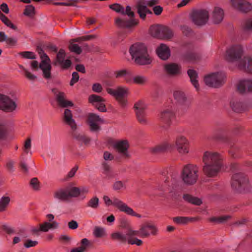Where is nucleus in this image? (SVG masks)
Returning a JSON list of instances; mask_svg holds the SVG:
<instances>
[{
    "label": "nucleus",
    "mask_w": 252,
    "mask_h": 252,
    "mask_svg": "<svg viewBox=\"0 0 252 252\" xmlns=\"http://www.w3.org/2000/svg\"><path fill=\"white\" fill-rule=\"evenodd\" d=\"M202 160L204 163L203 171L209 176L217 175L222 166V157L216 152L205 151L203 155Z\"/></svg>",
    "instance_id": "f257e3e1"
},
{
    "label": "nucleus",
    "mask_w": 252,
    "mask_h": 252,
    "mask_svg": "<svg viewBox=\"0 0 252 252\" xmlns=\"http://www.w3.org/2000/svg\"><path fill=\"white\" fill-rule=\"evenodd\" d=\"M129 52L132 59L138 64H148L152 62V59L148 53L147 47L143 44H133L130 46Z\"/></svg>",
    "instance_id": "f03ea898"
},
{
    "label": "nucleus",
    "mask_w": 252,
    "mask_h": 252,
    "mask_svg": "<svg viewBox=\"0 0 252 252\" xmlns=\"http://www.w3.org/2000/svg\"><path fill=\"white\" fill-rule=\"evenodd\" d=\"M37 51L41 59V62L39 64L38 62L33 61L31 62L30 67L33 71L38 70L39 67L42 71L43 77L47 79H50L51 77L50 59L41 47H38Z\"/></svg>",
    "instance_id": "7ed1b4c3"
},
{
    "label": "nucleus",
    "mask_w": 252,
    "mask_h": 252,
    "mask_svg": "<svg viewBox=\"0 0 252 252\" xmlns=\"http://www.w3.org/2000/svg\"><path fill=\"white\" fill-rule=\"evenodd\" d=\"M244 48L241 44H235L229 46L226 50L225 54V60L231 63H234L237 67L240 66L242 63L244 57Z\"/></svg>",
    "instance_id": "20e7f679"
},
{
    "label": "nucleus",
    "mask_w": 252,
    "mask_h": 252,
    "mask_svg": "<svg viewBox=\"0 0 252 252\" xmlns=\"http://www.w3.org/2000/svg\"><path fill=\"white\" fill-rule=\"evenodd\" d=\"M103 199L106 206H113L117 208L120 211L124 212L128 215L138 218L142 217L141 215L135 213L131 208L117 197L115 196L111 199L108 196L104 195Z\"/></svg>",
    "instance_id": "39448f33"
},
{
    "label": "nucleus",
    "mask_w": 252,
    "mask_h": 252,
    "mask_svg": "<svg viewBox=\"0 0 252 252\" xmlns=\"http://www.w3.org/2000/svg\"><path fill=\"white\" fill-rule=\"evenodd\" d=\"M231 184L232 189L239 192H249L252 189V184L243 173L234 174L232 177Z\"/></svg>",
    "instance_id": "423d86ee"
},
{
    "label": "nucleus",
    "mask_w": 252,
    "mask_h": 252,
    "mask_svg": "<svg viewBox=\"0 0 252 252\" xmlns=\"http://www.w3.org/2000/svg\"><path fill=\"white\" fill-rule=\"evenodd\" d=\"M198 168L193 164L186 165L182 172L181 178L183 182L187 185L195 184L198 177Z\"/></svg>",
    "instance_id": "0eeeda50"
},
{
    "label": "nucleus",
    "mask_w": 252,
    "mask_h": 252,
    "mask_svg": "<svg viewBox=\"0 0 252 252\" xmlns=\"http://www.w3.org/2000/svg\"><path fill=\"white\" fill-rule=\"evenodd\" d=\"M122 14L127 15L129 19L126 20L120 18L116 19L115 23L117 26L120 28H129L137 24V21L133 18L134 13L129 5H127L125 8H124V13Z\"/></svg>",
    "instance_id": "6e6552de"
},
{
    "label": "nucleus",
    "mask_w": 252,
    "mask_h": 252,
    "mask_svg": "<svg viewBox=\"0 0 252 252\" xmlns=\"http://www.w3.org/2000/svg\"><path fill=\"white\" fill-rule=\"evenodd\" d=\"M225 78L226 76L224 72H218L205 76L204 81L209 87L218 88L224 84Z\"/></svg>",
    "instance_id": "1a4fd4ad"
},
{
    "label": "nucleus",
    "mask_w": 252,
    "mask_h": 252,
    "mask_svg": "<svg viewBox=\"0 0 252 252\" xmlns=\"http://www.w3.org/2000/svg\"><path fill=\"white\" fill-rule=\"evenodd\" d=\"M17 103L16 100L9 96L0 94V109L7 113H12L16 111Z\"/></svg>",
    "instance_id": "9d476101"
},
{
    "label": "nucleus",
    "mask_w": 252,
    "mask_h": 252,
    "mask_svg": "<svg viewBox=\"0 0 252 252\" xmlns=\"http://www.w3.org/2000/svg\"><path fill=\"white\" fill-rule=\"evenodd\" d=\"M111 146L115 151L123 157L127 158L130 156L128 151V142L127 140H117L111 142Z\"/></svg>",
    "instance_id": "9b49d317"
},
{
    "label": "nucleus",
    "mask_w": 252,
    "mask_h": 252,
    "mask_svg": "<svg viewBox=\"0 0 252 252\" xmlns=\"http://www.w3.org/2000/svg\"><path fill=\"white\" fill-rule=\"evenodd\" d=\"M190 18L194 24L198 26L205 25L209 19V12L205 9H200L193 11Z\"/></svg>",
    "instance_id": "f8f14e48"
},
{
    "label": "nucleus",
    "mask_w": 252,
    "mask_h": 252,
    "mask_svg": "<svg viewBox=\"0 0 252 252\" xmlns=\"http://www.w3.org/2000/svg\"><path fill=\"white\" fill-rule=\"evenodd\" d=\"M134 108L138 121L142 125L147 124L148 121L146 119V104L144 102L139 101L135 103Z\"/></svg>",
    "instance_id": "ddd939ff"
},
{
    "label": "nucleus",
    "mask_w": 252,
    "mask_h": 252,
    "mask_svg": "<svg viewBox=\"0 0 252 252\" xmlns=\"http://www.w3.org/2000/svg\"><path fill=\"white\" fill-rule=\"evenodd\" d=\"M173 96L174 99L180 105L183 109H186L190 105V102L188 100L186 93L182 90L176 89L173 92Z\"/></svg>",
    "instance_id": "4468645a"
},
{
    "label": "nucleus",
    "mask_w": 252,
    "mask_h": 252,
    "mask_svg": "<svg viewBox=\"0 0 252 252\" xmlns=\"http://www.w3.org/2000/svg\"><path fill=\"white\" fill-rule=\"evenodd\" d=\"M104 123L103 119L94 113H90L88 115V124L90 130L93 132H97L100 129V125Z\"/></svg>",
    "instance_id": "2eb2a0df"
},
{
    "label": "nucleus",
    "mask_w": 252,
    "mask_h": 252,
    "mask_svg": "<svg viewBox=\"0 0 252 252\" xmlns=\"http://www.w3.org/2000/svg\"><path fill=\"white\" fill-rule=\"evenodd\" d=\"M164 72L171 77L178 76L182 74V66L180 64L174 63H165L163 65Z\"/></svg>",
    "instance_id": "dca6fc26"
},
{
    "label": "nucleus",
    "mask_w": 252,
    "mask_h": 252,
    "mask_svg": "<svg viewBox=\"0 0 252 252\" xmlns=\"http://www.w3.org/2000/svg\"><path fill=\"white\" fill-rule=\"evenodd\" d=\"M88 101L98 111L102 112L107 111L105 106V99L101 96L96 94H92L89 96Z\"/></svg>",
    "instance_id": "f3484780"
},
{
    "label": "nucleus",
    "mask_w": 252,
    "mask_h": 252,
    "mask_svg": "<svg viewBox=\"0 0 252 252\" xmlns=\"http://www.w3.org/2000/svg\"><path fill=\"white\" fill-rule=\"evenodd\" d=\"M106 91L108 94L117 99L120 97H125L127 96L129 93V89L126 86H119L114 89L107 88Z\"/></svg>",
    "instance_id": "a211bd4d"
},
{
    "label": "nucleus",
    "mask_w": 252,
    "mask_h": 252,
    "mask_svg": "<svg viewBox=\"0 0 252 252\" xmlns=\"http://www.w3.org/2000/svg\"><path fill=\"white\" fill-rule=\"evenodd\" d=\"M233 8L241 13H247L252 9L251 4L244 0H231Z\"/></svg>",
    "instance_id": "6ab92c4d"
},
{
    "label": "nucleus",
    "mask_w": 252,
    "mask_h": 252,
    "mask_svg": "<svg viewBox=\"0 0 252 252\" xmlns=\"http://www.w3.org/2000/svg\"><path fill=\"white\" fill-rule=\"evenodd\" d=\"M158 231L155 225L152 223H146L141 226L139 229V235L141 237H146L150 235H156Z\"/></svg>",
    "instance_id": "aec40b11"
},
{
    "label": "nucleus",
    "mask_w": 252,
    "mask_h": 252,
    "mask_svg": "<svg viewBox=\"0 0 252 252\" xmlns=\"http://www.w3.org/2000/svg\"><path fill=\"white\" fill-rule=\"evenodd\" d=\"M63 122L68 126L70 128L74 131L77 129V125L75 121L73 118L72 112L69 109L66 108L63 115Z\"/></svg>",
    "instance_id": "412c9836"
},
{
    "label": "nucleus",
    "mask_w": 252,
    "mask_h": 252,
    "mask_svg": "<svg viewBox=\"0 0 252 252\" xmlns=\"http://www.w3.org/2000/svg\"><path fill=\"white\" fill-rule=\"evenodd\" d=\"M56 100L60 106L63 108H67L74 106L73 103L66 98L65 94L63 92L56 91L54 92Z\"/></svg>",
    "instance_id": "4be33fe9"
},
{
    "label": "nucleus",
    "mask_w": 252,
    "mask_h": 252,
    "mask_svg": "<svg viewBox=\"0 0 252 252\" xmlns=\"http://www.w3.org/2000/svg\"><path fill=\"white\" fill-rule=\"evenodd\" d=\"M175 113L172 108H167L159 115L160 121L165 124H169L174 119Z\"/></svg>",
    "instance_id": "5701e85b"
},
{
    "label": "nucleus",
    "mask_w": 252,
    "mask_h": 252,
    "mask_svg": "<svg viewBox=\"0 0 252 252\" xmlns=\"http://www.w3.org/2000/svg\"><path fill=\"white\" fill-rule=\"evenodd\" d=\"M147 5L146 0H138L136 1V7L137 13L141 19H144L148 13L152 14V12L147 8Z\"/></svg>",
    "instance_id": "b1692460"
},
{
    "label": "nucleus",
    "mask_w": 252,
    "mask_h": 252,
    "mask_svg": "<svg viewBox=\"0 0 252 252\" xmlns=\"http://www.w3.org/2000/svg\"><path fill=\"white\" fill-rule=\"evenodd\" d=\"M126 83L128 84H135L139 85H144L148 81L146 76L141 75H132L131 74L130 78H127Z\"/></svg>",
    "instance_id": "393cba45"
},
{
    "label": "nucleus",
    "mask_w": 252,
    "mask_h": 252,
    "mask_svg": "<svg viewBox=\"0 0 252 252\" xmlns=\"http://www.w3.org/2000/svg\"><path fill=\"white\" fill-rule=\"evenodd\" d=\"M224 17L223 10L220 7L214 8L211 16V20L215 24H218L222 22Z\"/></svg>",
    "instance_id": "a878e982"
},
{
    "label": "nucleus",
    "mask_w": 252,
    "mask_h": 252,
    "mask_svg": "<svg viewBox=\"0 0 252 252\" xmlns=\"http://www.w3.org/2000/svg\"><path fill=\"white\" fill-rule=\"evenodd\" d=\"M173 147L172 144L168 142L165 141L156 146L155 147L151 148V151L153 153L156 154L171 150L173 149Z\"/></svg>",
    "instance_id": "bb28decb"
},
{
    "label": "nucleus",
    "mask_w": 252,
    "mask_h": 252,
    "mask_svg": "<svg viewBox=\"0 0 252 252\" xmlns=\"http://www.w3.org/2000/svg\"><path fill=\"white\" fill-rule=\"evenodd\" d=\"M150 30L153 36L160 38H161V37H165L163 33L167 31L166 27L160 25L152 26Z\"/></svg>",
    "instance_id": "cd10ccee"
},
{
    "label": "nucleus",
    "mask_w": 252,
    "mask_h": 252,
    "mask_svg": "<svg viewBox=\"0 0 252 252\" xmlns=\"http://www.w3.org/2000/svg\"><path fill=\"white\" fill-rule=\"evenodd\" d=\"M157 53L158 56L163 60H166L170 56V50L169 47L164 44H161L157 49Z\"/></svg>",
    "instance_id": "c85d7f7f"
},
{
    "label": "nucleus",
    "mask_w": 252,
    "mask_h": 252,
    "mask_svg": "<svg viewBox=\"0 0 252 252\" xmlns=\"http://www.w3.org/2000/svg\"><path fill=\"white\" fill-rule=\"evenodd\" d=\"M238 89L241 93L252 91V79H247L241 80L238 85Z\"/></svg>",
    "instance_id": "c756f323"
},
{
    "label": "nucleus",
    "mask_w": 252,
    "mask_h": 252,
    "mask_svg": "<svg viewBox=\"0 0 252 252\" xmlns=\"http://www.w3.org/2000/svg\"><path fill=\"white\" fill-rule=\"evenodd\" d=\"M238 68L245 72L252 74V57H244V60L240 63Z\"/></svg>",
    "instance_id": "7c9ffc66"
},
{
    "label": "nucleus",
    "mask_w": 252,
    "mask_h": 252,
    "mask_svg": "<svg viewBox=\"0 0 252 252\" xmlns=\"http://www.w3.org/2000/svg\"><path fill=\"white\" fill-rule=\"evenodd\" d=\"M188 74L190 78L192 85L196 91H199L200 87L198 83V76L197 72L192 69H189L188 71Z\"/></svg>",
    "instance_id": "2f4dec72"
},
{
    "label": "nucleus",
    "mask_w": 252,
    "mask_h": 252,
    "mask_svg": "<svg viewBox=\"0 0 252 252\" xmlns=\"http://www.w3.org/2000/svg\"><path fill=\"white\" fill-rule=\"evenodd\" d=\"M41 232H46L50 230L57 229L59 227V223L57 221L50 222L45 221L40 224Z\"/></svg>",
    "instance_id": "473e14b6"
},
{
    "label": "nucleus",
    "mask_w": 252,
    "mask_h": 252,
    "mask_svg": "<svg viewBox=\"0 0 252 252\" xmlns=\"http://www.w3.org/2000/svg\"><path fill=\"white\" fill-rule=\"evenodd\" d=\"M100 205V201L98 197L94 196L87 202L86 206L94 210L97 209Z\"/></svg>",
    "instance_id": "72a5a7b5"
},
{
    "label": "nucleus",
    "mask_w": 252,
    "mask_h": 252,
    "mask_svg": "<svg viewBox=\"0 0 252 252\" xmlns=\"http://www.w3.org/2000/svg\"><path fill=\"white\" fill-rule=\"evenodd\" d=\"M54 197L61 201L65 200L68 198L66 189H60L55 192Z\"/></svg>",
    "instance_id": "f704fd0d"
},
{
    "label": "nucleus",
    "mask_w": 252,
    "mask_h": 252,
    "mask_svg": "<svg viewBox=\"0 0 252 252\" xmlns=\"http://www.w3.org/2000/svg\"><path fill=\"white\" fill-rule=\"evenodd\" d=\"M68 198L76 197L81 194L80 188L69 186L66 188Z\"/></svg>",
    "instance_id": "c9c22d12"
},
{
    "label": "nucleus",
    "mask_w": 252,
    "mask_h": 252,
    "mask_svg": "<svg viewBox=\"0 0 252 252\" xmlns=\"http://www.w3.org/2000/svg\"><path fill=\"white\" fill-rule=\"evenodd\" d=\"M131 72L127 69H123L117 70L115 72V77L117 78L125 77V81L126 83L127 78H130Z\"/></svg>",
    "instance_id": "e433bc0d"
},
{
    "label": "nucleus",
    "mask_w": 252,
    "mask_h": 252,
    "mask_svg": "<svg viewBox=\"0 0 252 252\" xmlns=\"http://www.w3.org/2000/svg\"><path fill=\"white\" fill-rule=\"evenodd\" d=\"M243 30L245 32H252V19L244 20L241 24Z\"/></svg>",
    "instance_id": "4c0bfd02"
},
{
    "label": "nucleus",
    "mask_w": 252,
    "mask_h": 252,
    "mask_svg": "<svg viewBox=\"0 0 252 252\" xmlns=\"http://www.w3.org/2000/svg\"><path fill=\"white\" fill-rule=\"evenodd\" d=\"M185 200L196 205H199L201 204V199L197 197H193L189 194H185L183 196Z\"/></svg>",
    "instance_id": "58836bf2"
},
{
    "label": "nucleus",
    "mask_w": 252,
    "mask_h": 252,
    "mask_svg": "<svg viewBox=\"0 0 252 252\" xmlns=\"http://www.w3.org/2000/svg\"><path fill=\"white\" fill-rule=\"evenodd\" d=\"M112 237L113 239H117L119 241L122 242L128 241V236L126 234H124L122 232H117L112 234Z\"/></svg>",
    "instance_id": "ea45409f"
},
{
    "label": "nucleus",
    "mask_w": 252,
    "mask_h": 252,
    "mask_svg": "<svg viewBox=\"0 0 252 252\" xmlns=\"http://www.w3.org/2000/svg\"><path fill=\"white\" fill-rule=\"evenodd\" d=\"M112 188L115 191L125 189L126 188V182L120 180L116 181L113 183Z\"/></svg>",
    "instance_id": "a19ab883"
},
{
    "label": "nucleus",
    "mask_w": 252,
    "mask_h": 252,
    "mask_svg": "<svg viewBox=\"0 0 252 252\" xmlns=\"http://www.w3.org/2000/svg\"><path fill=\"white\" fill-rule=\"evenodd\" d=\"M193 220L191 218L186 217H177L173 218V221L178 224H187L189 221Z\"/></svg>",
    "instance_id": "79ce46f5"
},
{
    "label": "nucleus",
    "mask_w": 252,
    "mask_h": 252,
    "mask_svg": "<svg viewBox=\"0 0 252 252\" xmlns=\"http://www.w3.org/2000/svg\"><path fill=\"white\" fill-rule=\"evenodd\" d=\"M10 200V198L8 196L2 197L0 199V212L5 210L9 203Z\"/></svg>",
    "instance_id": "37998d69"
},
{
    "label": "nucleus",
    "mask_w": 252,
    "mask_h": 252,
    "mask_svg": "<svg viewBox=\"0 0 252 252\" xmlns=\"http://www.w3.org/2000/svg\"><path fill=\"white\" fill-rule=\"evenodd\" d=\"M188 144L189 141L185 136L183 135H179L177 137L175 141L176 147Z\"/></svg>",
    "instance_id": "c03bdc74"
},
{
    "label": "nucleus",
    "mask_w": 252,
    "mask_h": 252,
    "mask_svg": "<svg viewBox=\"0 0 252 252\" xmlns=\"http://www.w3.org/2000/svg\"><path fill=\"white\" fill-rule=\"evenodd\" d=\"M93 234L95 237H102L105 235V230L102 227H95L94 228Z\"/></svg>",
    "instance_id": "a18cd8bd"
},
{
    "label": "nucleus",
    "mask_w": 252,
    "mask_h": 252,
    "mask_svg": "<svg viewBox=\"0 0 252 252\" xmlns=\"http://www.w3.org/2000/svg\"><path fill=\"white\" fill-rule=\"evenodd\" d=\"M20 67L24 71L25 75L29 80H30V81H33L36 79V78H37L36 76L35 75L32 74L28 69L24 68L22 65H20Z\"/></svg>",
    "instance_id": "49530a36"
},
{
    "label": "nucleus",
    "mask_w": 252,
    "mask_h": 252,
    "mask_svg": "<svg viewBox=\"0 0 252 252\" xmlns=\"http://www.w3.org/2000/svg\"><path fill=\"white\" fill-rule=\"evenodd\" d=\"M0 19L7 27L13 30L16 29V26H14L3 14H1L0 15Z\"/></svg>",
    "instance_id": "de8ad7c7"
},
{
    "label": "nucleus",
    "mask_w": 252,
    "mask_h": 252,
    "mask_svg": "<svg viewBox=\"0 0 252 252\" xmlns=\"http://www.w3.org/2000/svg\"><path fill=\"white\" fill-rule=\"evenodd\" d=\"M109 7L112 10L115 11L117 13L121 14L124 13V7L119 3H114L109 5Z\"/></svg>",
    "instance_id": "09e8293b"
},
{
    "label": "nucleus",
    "mask_w": 252,
    "mask_h": 252,
    "mask_svg": "<svg viewBox=\"0 0 252 252\" xmlns=\"http://www.w3.org/2000/svg\"><path fill=\"white\" fill-rule=\"evenodd\" d=\"M188 145H184L176 147L177 151L181 155H186L189 153Z\"/></svg>",
    "instance_id": "8fccbe9b"
},
{
    "label": "nucleus",
    "mask_w": 252,
    "mask_h": 252,
    "mask_svg": "<svg viewBox=\"0 0 252 252\" xmlns=\"http://www.w3.org/2000/svg\"><path fill=\"white\" fill-rule=\"evenodd\" d=\"M69 50L76 54H80L82 52L81 47L77 44L70 43L69 46Z\"/></svg>",
    "instance_id": "3c124183"
},
{
    "label": "nucleus",
    "mask_w": 252,
    "mask_h": 252,
    "mask_svg": "<svg viewBox=\"0 0 252 252\" xmlns=\"http://www.w3.org/2000/svg\"><path fill=\"white\" fill-rule=\"evenodd\" d=\"M34 7L32 5H28L26 6L24 14L28 16H32L34 14Z\"/></svg>",
    "instance_id": "603ef678"
},
{
    "label": "nucleus",
    "mask_w": 252,
    "mask_h": 252,
    "mask_svg": "<svg viewBox=\"0 0 252 252\" xmlns=\"http://www.w3.org/2000/svg\"><path fill=\"white\" fill-rule=\"evenodd\" d=\"M65 51L63 49L60 50L59 52L57 55L56 62H58L59 64L62 62H63L64 59L65 58Z\"/></svg>",
    "instance_id": "864d4df0"
},
{
    "label": "nucleus",
    "mask_w": 252,
    "mask_h": 252,
    "mask_svg": "<svg viewBox=\"0 0 252 252\" xmlns=\"http://www.w3.org/2000/svg\"><path fill=\"white\" fill-rule=\"evenodd\" d=\"M31 186L34 189V190H38L40 189V183L38 179L36 178H32L30 182Z\"/></svg>",
    "instance_id": "5fc2aeb1"
},
{
    "label": "nucleus",
    "mask_w": 252,
    "mask_h": 252,
    "mask_svg": "<svg viewBox=\"0 0 252 252\" xmlns=\"http://www.w3.org/2000/svg\"><path fill=\"white\" fill-rule=\"evenodd\" d=\"M21 56L26 59H34L36 58L34 53L30 51L23 52L21 53Z\"/></svg>",
    "instance_id": "6e6d98bb"
},
{
    "label": "nucleus",
    "mask_w": 252,
    "mask_h": 252,
    "mask_svg": "<svg viewBox=\"0 0 252 252\" xmlns=\"http://www.w3.org/2000/svg\"><path fill=\"white\" fill-rule=\"evenodd\" d=\"M127 242L131 245H136L137 246H140L142 244V241L136 238H129Z\"/></svg>",
    "instance_id": "4d7b16f0"
},
{
    "label": "nucleus",
    "mask_w": 252,
    "mask_h": 252,
    "mask_svg": "<svg viewBox=\"0 0 252 252\" xmlns=\"http://www.w3.org/2000/svg\"><path fill=\"white\" fill-rule=\"evenodd\" d=\"M102 90V87L101 85L99 83H94L92 86V90L95 93H101Z\"/></svg>",
    "instance_id": "13d9d810"
},
{
    "label": "nucleus",
    "mask_w": 252,
    "mask_h": 252,
    "mask_svg": "<svg viewBox=\"0 0 252 252\" xmlns=\"http://www.w3.org/2000/svg\"><path fill=\"white\" fill-rule=\"evenodd\" d=\"M230 218L229 216H225L223 217H221L218 218H213L211 219V220L212 221H217L218 222H225L227 219Z\"/></svg>",
    "instance_id": "bf43d9fd"
},
{
    "label": "nucleus",
    "mask_w": 252,
    "mask_h": 252,
    "mask_svg": "<svg viewBox=\"0 0 252 252\" xmlns=\"http://www.w3.org/2000/svg\"><path fill=\"white\" fill-rule=\"evenodd\" d=\"M74 138L81 143H84L86 144L89 142L88 139L82 134H79L77 135H76L75 136Z\"/></svg>",
    "instance_id": "052dcab7"
},
{
    "label": "nucleus",
    "mask_w": 252,
    "mask_h": 252,
    "mask_svg": "<svg viewBox=\"0 0 252 252\" xmlns=\"http://www.w3.org/2000/svg\"><path fill=\"white\" fill-rule=\"evenodd\" d=\"M90 243L89 240L86 238H84L81 240V246L79 247L82 251H85L87 248L89 246Z\"/></svg>",
    "instance_id": "680f3d73"
},
{
    "label": "nucleus",
    "mask_w": 252,
    "mask_h": 252,
    "mask_svg": "<svg viewBox=\"0 0 252 252\" xmlns=\"http://www.w3.org/2000/svg\"><path fill=\"white\" fill-rule=\"evenodd\" d=\"M79 78V76L77 72H73L72 75V79L70 82V85L73 86L75 83H76L78 81Z\"/></svg>",
    "instance_id": "e2e57ef3"
},
{
    "label": "nucleus",
    "mask_w": 252,
    "mask_h": 252,
    "mask_svg": "<svg viewBox=\"0 0 252 252\" xmlns=\"http://www.w3.org/2000/svg\"><path fill=\"white\" fill-rule=\"evenodd\" d=\"M31 146V140L30 138H28L26 140L24 144V151L27 154L29 153Z\"/></svg>",
    "instance_id": "0e129e2a"
},
{
    "label": "nucleus",
    "mask_w": 252,
    "mask_h": 252,
    "mask_svg": "<svg viewBox=\"0 0 252 252\" xmlns=\"http://www.w3.org/2000/svg\"><path fill=\"white\" fill-rule=\"evenodd\" d=\"M37 244L38 242L37 241L28 240L27 242L24 244V246L26 248H29L30 247L35 246Z\"/></svg>",
    "instance_id": "69168bd1"
},
{
    "label": "nucleus",
    "mask_w": 252,
    "mask_h": 252,
    "mask_svg": "<svg viewBox=\"0 0 252 252\" xmlns=\"http://www.w3.org/2000/svg\"><path fill=\"white\" fill-rule=\"evenodd\" d=\"M167 31L165 32H164L163 33L164 35H165V37H161L162 39H170L173 36V33L172 31L168 27H166Z\"/></svg>",
    "instance_id": "338daca9"
},
{
    "label": "nucleus",
    "mask_w": 252,
    "mask_h": 252,
    "mask_svg": "<svg viewBox=\"0 0 252 252\" xmlns=\"http://www.w3.org/2000/svg\"><path fill=\"white\" fill-rule=\"evenodd\" d=\"M103 158L105 160H112L114 159V156L109 152H105Z\"/></svg>",
    "instance_id": "774afa93"
}]
</instances>
